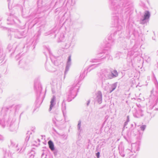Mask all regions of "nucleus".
I'll use <instances>...</instances> for the list:
<instances>
[{
	"instance_id": "f257e3e1",
	"label": "nucleus",
	"mask_w": 158,
	"mask_h": 158,
	"mask_svg": "<svg viewBox=\"0 0 158 158\" xmlns=\"http://www.w3.org/2000/svg\"><path fill=\"white\" fill-rule=\"evenodd\" d=\"M48 144L49 148L51 150H54V145L52 142L51 140H49L48 142Z\"/></svg>"
},
{
	"instance_id": "f03ea898",
	"label": "nucleus",
	"mask_w": 158,
	"mask_h": 158,
	"mask_svg": "<svg viewBox=\"0 0 158 158\" xmlns=\"http://www.w3.org/2000/svg\"><path fill=\"white\" fill-rule=\"evenodd\" d=\"M150 16V14L148 12H147L145 13V14L144 15V18L143 20H144L146 19H148L149 18Z\"/></svg>"
},
{
	"instance_id": "7ed1b4c3",
	"label": "nucleus",
	"mask_w": 158,
	"mask_h": 158,
	"mask_svg": "<svg viewBox=\"0 0 158 158\" xmlns=\"http://www.w3.org/2000/svg\"><path fill=\"white\" fill-rule=\"evenodd\" d=\"M112 75L113 77H116L118 75V73L117 71L116 70H114L112 71Z\"/></svg>"
},
{
	"instance_id": "20e7f679",
	"label": "nucleus",
	"mask_w": 158,
	"mask_h": 158,
	"mask_svg": "<svg viewBox=\"0 0 158 158\" xmlns=\"http://www.w3.org/2000/svg\"><path fill=\"white\" fill-rule=\"evenodd\" d=\"M145 127H146V126L145 125H143V126H142L140 128H141V130L143 131L144 130Z\"/></svg>"
},
{
	"instance_id": "39448f33",
	"label": "nucleus",
	"mask_w": 158,
	"mask_h": 158,
	"mask_svg": "<svg viewBox=\"0 0 158 158\" xmlns=\"http://www.w3.org/2000/svg\"><path fill=\"white\" fill-rule=\"evenodd\" d=\"M99 155H100V153L99 152H98L96 153V156H97V157L98 158H99Z\"/></svg>"
},
{
	"instance_id": "423d86ee",
	"label": "nucleus",
	"mask_w": 158,
	"mask_h": 158,
	"mask_svg": "<svg viewBox=\"0 0 158 158\" xmlns=\"http://www.w3.org/2000/svg\"><path fill=\"white\" fill-rule=\"evenodd\" d=\"M100 98H102V94H100ZM100 100L101 101V98Z\"/></svg>"
}]
</instances>
